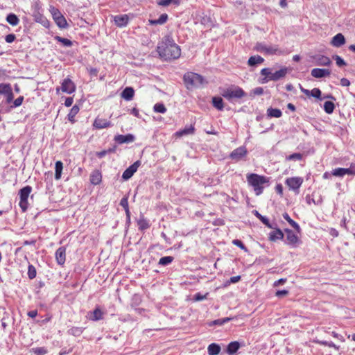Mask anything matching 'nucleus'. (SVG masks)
Returning <instances> with one entry per match:
<instances>
[{
    "mask_svg": "<svg viewBox=\"0 0 355 355\" xmlns=\"http://www.w3.org/2000/svg\"><path fill=\"white\" fill-rule=\"evenodd\" d=\"M246 179L248 184L252 187L254 193L260 196L263 193L265 187L269 186L270 177L251 173L246 175Z\"/></svg>",
    "mask_w": 355,
    "mask_h": 355,
    "instance_id": "f257e3e1",
    "label": "nucleus"
},
{
    "mask_svg": "<svg viewBox=\"0 0 355 355\" xmlns=\"http://www.w3.org/2000/svg\"><path fill=\"white\" fill-rule=\"evenodd\" d=\"M159 55L164 60L178 59L181 55L180 46L173 42H164L157 46Z\"/></svg>",
    "mask_w": 355,
    "mask_h": 355,
    "instance_id": "f03ea898",
    "label": "nucleus"
},
{
    "mask_svg": "<svg viewBox=\"0 0 355 355\" xmlns=\"http://www.w3.org/2000/svg\"><path fill=\"white\" fill-rule=\"evenodd\" d=\"M184 81L188 89L191 87H198L204 85V78L196 73L188 72L184 76Z\"/></svg>",
    "mask_w": 355,
    "mask_h": 355,
    "instance_id": "7ed1b4c3",
    "label": "nucleus"
},
{
    "mask_svg": "<svg viewBox=\"0 0 355 355\" xmlns=\"http://www.w3.org/2000/svg\"><path fill=\"white\" fill-rule=\"evenodd\" d=\"M221 95L227 100L241 98L246 96L244 90L239 86L232 85L223 90Z\"/></svg>",
    "mask_w": 355,
    "mask_h": 355,
    "instance_id": "20e7f679",
    "label": "nucleus"
},
{
    "mask_svg": "<svg viewBox=\"0 0 355 355\" xmlns=\"http://www.w3.org/2000/svg\"><path fill=\"white\" fill-rule=\"evenodd\" d=\"M32 191V187L29 185H27L22 189H21L19 191V206L20 207L22 212L26 211L28 207V198L30 193Z\"/></svg>",
    "mask_w": 355,
    "mask_h": 355,
    "instance_id": "39448f33",
    "label": "nucleus"
},
{
    "mask_svg": "<svg viewBox=\"0 0 355 355\" xmlns=\"http://www.w3.org/2000/svg\"><path fill=\"white\" fill-rule=\"evenodd\" d=\"M303 182L304 180L301 177H291L286 180L285 184L290 190L293 191L295 193H298Z\"/></svg>",
    "mask_w": 355,
    "mask_h": 355,
    "instance_id": "423d86ee",
    "label": "nucleus"
},
{
    "mask_svg": "<svg viewBox=\"0 0 355 355\" xmlns=\"http://www.w3.org/2000/svg\"><path fill=\"white\" fill-rule=\"evenodd\" d=\"M76 87L75 83L72 81L70 78H67L63 80L61 83L60 89L62 92L71 94L76 91ZM60 88H56V92L59 93Z\"/></svg>",
    "mask_w": 355,
    "mask_h": 355,
    "instance_id": "0eeeda50",
    "label": "nucleus"
},
{
    "mask_svg": "<svg viewBox=\"0 0 355 355\" xmlns=\"http://www.w3.org/2000/svg\"><path fill=\"white\" fill-rule=\"evenodd\" d=\"M51 12L58 26H59L61 28H65L67 27V20L58 9L55 8H52L51 10Z\"/></svg>",
    "mask_w": 355,
    "mask_h": 355,
    "instance_id": "6e6552de",
    "label": "nucleus"
},
{
    "mask_svg": "<svg viewBox=\"0 0 355 355\" xmlns=\"http://www.w3.org/2000/svg\"><path fill=\"white\" fill-rule=\"evenodd\" d=\"M255 49L257 51L268 55H273L280 53L277 46H266L262 43H257L256 44Z\"/></svg>",
    "mask_w": 355,
    "mask_h": 355,
    "instance_id": "1a4fd4ad",
    "label": "nucleus"
},
{
    "mask_svg": "<svg viewBox=\"0 0 355 355\" xmlns=\"http://www.w3.org/2000/svg\"><path fill=\"white\" fill-rule=\"evenodd\" d=\"M284 232L286 234V241L288 244L291 245L293 248L297 247V245L301 243L299 236L290 229H285Z\"/></svg>",
    "mask_w": 355,
    "mask_h": 355,
    "instance_id": "9d476101",
    "label": "nucleus"
},
{
    "mask_svg": "<svg viewBox=\"0 0 355 355\" xmlns=\"http://www.w3.org/2000/svg\"><path fill=\"white\" fill-rule=\"evenodd\" d=\"M333 175L342 177L346 174L355 175V164H351L348 168H337L332 172Z\"/></svg>",
    "mask_w": 355,
    "mask_h": 355,
    "instance_id": "9b49d317",
    "label": "nucleus"
},
{
    "mask_svg": "<svg viewBox=\"0 0 355 355\" xmlns=\"http://www.w3.org/2000/svg\"><path fill=\"white\" fill-rule=\"evenodd\" d=\"M139 165H140L139 161H137L134 164L130 165L123 173V175H122L123 179H124L125 180L130 179L134 175V173L137 171Z\"/></svg>",
    "mask_w": 355,
    "mask_h": 355,
    "instance_id": "f8f14e48",
    "label": "nucleus"
},
{
    "mask_svg": "<svg viewBox=\"0 0 355 355\" xmlns=\"http://www.w3.org/2000/svg\"><path fill=\"white\" fill-rule=\"evenodd\" d=\"M114 24L117 27L122 28L127 26L129 22V17L128 15H120L112 16Z\"/></svg>",
    "mask_w": 355,
    "mask_h": 355,
    "instance_id": "ddd939ff",
    "label": "nucleus"
},
{
    "mask_svg": "<svg viewBox=\"0 0 355 355\" xmlns=\"http://www.w3.org/2000/svg\"><path fill=\"white\" fill-rule=\"evenodd\" d=\"M55 257L58 264L63 266L66 261V248L64 246L60 247L56 250Z\"/></svg>",
    "mask_w": 355,
    "mask_h": 355,
    "instance_id": "4468645a",
    "label": "nucleus"
},
{
    "mask_svg": "<svg viewBox=\"0 0 355 355\" xmlns=\"http://www.w3.org/2000/svg\"><path fill=\"white\" fill-rule=\"evenodd\" d=\"M112 125V123L103 118L96 117L93 123V126L96 129H103L111 127Z\"/></svg>",
    "mask_w": 355,
    "mask_h": 355,
    "instance_id": "2eb2a0df",
    "label": "nucleus"
},
{
    "mask_svg": "<svg viewBox=\"0 0 355 355\" xmlns=\"http://www.w3.org/2000/svg\"><path fill=\"white\" fill-rule=\"evenodd\" d=\"M288 72V69L286 67H282L279 70L272 73L268 79H271L272 81H277L282 78H284Z\"/></svg>",
    "mask_w": 355,
    "mask_h": 355,
    "instance_id": "dca6fc26",
    "label": "nucleus"
},
{
    "mask_svg": "<svg viewBox=\"0 0 355 355\" xmlns=\"http://www.w3.org/2000/svg\"><path fill=\"white\" fill-rule=\"evenodd\" d=\"M247 154L246 148L244 146L239 147L234 149L230 154V157L232 159L239 160Z\"/></svg>",
    "mask_w": 355,
    "mask_h": 355,
    "instance_id": "f3484780",
    "label": "nucleus"
},
{
    "mask_svg": "<svg viewBox=\"0 0 355 355\" xmlns=\"http://www.w3.org/2000/svg\"><path fill=\"white\" fill-rule=\"evenodd\" d=\"M195 130L196 129L194 125L191 124L189 127H186L182 130L175 132L173 136L175 137L176 138H180L184 135H193Z\"/></svg>",
    "mask_w": 355,
    "mask_h": 355,
    "instance_id": "a211bd4d",
    "label": "nucleus"
},
{
    "mask_svg": "<svg viewBox=\"0 0 355 355\" xmlns=\"http://www.w3.org/2000/svg\"><path fill=\"white\" fill-rule=\"evenodd\" d=\"M311 76L316 78H323L329 76L331 71L327 69L314 68L311 70Z\"/></svg>",
    "mask_w": 355,
    "mask_h": 355,
    "instance_id": "6ab92c4d",
    "label": "nucleus"
},
{
    "mask_svg": "<svg viewBox=\"0 0 355 355\" xmlns=\"http://www.w3.org/2000/svg\"><path fill=\"white\" fill-rule=\"evenodd\" d=\"M346 42L345 38L342 33H338L332 37L331 44L335 47H340Z\"/></svg>",
    "mask_w": 355,
    "mask_h": 355,
    "instance_id": "aec40b11",
    "label": "nucleus"
},
{
    "mask_svg": "<svg viewBox=\"0 0 355 355\" xmlns=\"http://www.w3.org/2000/svg\"><path fill=\"white\" fill-rule=\"evenodd\" d=\"M92 184L98 185L102 181V174L99 170H94L92 172L89 178Z\"/></svg>",
    "mask_w": 355,
    "mask_h": 355,
    "instance_id": "412c9836",
    "label": "nucleus"
},
{
    "mask_svg": "<svg viewBox=\"0 0 355 355\" xmlns=\"http://www.w3.org/2000/svg\"><path fill=\"white\" fill-rule=\"evenodd\" d=\"M135 137L131 134L126 135H118L114 137V141L119 144L130 143L134 141Z\"/></svg>",
    "mask_w": 355,
    "mask_h": 355,
    "instance_id": "4be33fe9",
    "label": "nucleus"
},
{
    "mask_svg": "<svg viewBox=\"0 0 355 355\" xmlns=\"http://www.w3.org/2000/svg\"><path fill=\"white\" fill-rule=\"evenodd\" d=\"M168 19V16L166 13L162 14L157 19H149L148 24L152 26L163 25Z\"/></svg>",
    "mask_w": 355,
    "mask_h": 355,
    "instance_id": "5701e85b",
    "label": "nucleus"
},
{
    "mask_svg": "<svg viewBox=\"0 0 355 355\" xmlns=\"http://www.w3.org/2000/svg\"><path fill=\"white\" fill-rule=\"evenodd\" d=\"M284 233L279 228H275V230L271 232L269 234V240L270 241H275L278 239L282 240L284 238Z\"/></svg>",
    "mask_w": 355,
    "mask_h": 355,
    "instance_id": "b1692460",
    "label": "nucleus"
},
{
    "mask_svg": "<svg viewBox=\"0 0 355 355\" xmlns=\"http://www.w3.org/2000/svg\"><path fill=\"white\" fill-rule=\"evenodd\" d=\"M134 95H135V90L131 87H125L121 93V97L126 101L132 100Z\"/></svg>",
    "mask_w": 355,
    "mask_h": 355,
    "instance_id": "393cba45",
    "label": "nucleus"
},
{
    "mask_svg": "<svg viewBox=\"0 0 355 355\" xmlns=\"http://www.w3.org/2000/svg\"><path fill=\"white\" fill-rule=\"evenodd\" d=\"M79 111H80V107L77 105H74L70 110V111L67 115V119L71 123H75V121H76L75 117L77 115V114L79 112Z\"/></svg>",
    "mask_w": 355,
    "mask_h": 355,
    "instance_id": "a878e982",
    "label": "nucleus"
},
{
    "mask_svg": "<svg viewBox=\"0 0 355 355\" xmlns=\"http://www.w3.org/2000/svg\"><path fill=\"white\" fill-rule=\"evenodd\" d=\"M137 226L138 229L140 231H144L147 229H148L150 226L149 220H147L144 216H141L138 220H137Z\"/></svg>",
    "mask_w": 355,
    "mask_h": 355,
    "instance_id": "bb28decb",
    "label": "nucleus"
},
{
    "mask_svg": "<svg viewBox=\"0 0 355 355\" xmlns=\"http://www.w3.org/2000/svg\"><path fill=\"white\" fill-rule=\"evenodd\" d=\"M240 348V344L237 341H233L228 344L227 347V352L228 354L232 355L236 353Z\"/></svg>",
    "mask_w": 355,
    "mask_h": 355,
    "instance_id": "cd10ccee",
    "label": "nucleus"
},
{
    "mask_svg": "<svg viewBox=\"0 0 355 355\" xmlns=\"http://www.w3.org/2000/svg\"><path fill=\"white\" fill-rule=\"evenodd\" d=\"M263 62L264 59L260 55H253L248 59V64L250 67H253L259 64H262Z\"/></svg>",
    "mask_w": 355,
    "mask_h": 355,
    "instance_id": "c85d7f7f",
    "label": "nucleus"
},
{
    "mask_svg": "<svg viewBox=\"0 0 355 355\" xmlns=\"http://www.w3.org/2000/svg\"><path fill=\"white\" fill-rule=\"evenodd\" d=\"M220 346L216 343H211L207 347L209 355H218L220 352Z\"/></svg>",
    "mask_w": 355,
    "mask_h": 355,
    "instance_id": "c756f323",
    "label": "nucleus"
},
{
    "mask_svg": "<svg viewBox=\"0 0 355 355\" xmlns=\"http://www.w3.org/2000/svg\"><path fill=\"white\" fill-rule=\"evenodd\" d=\"M316 64L320 66H329L331 64V61L327 56L320 55L316 59Z\"/></svg>",
    "mask_w": 355,
    "mask_h": 355,
    "instance_id": "7c9ffc66",
    "label": "nucleus"
},
{
    "mask_svg": "<svg viewBox=\"0 0 355 355\" xmlns=\"http://www.w3.org/2000/svg\"><path fill=\"white\" fill-rule=\"evenodd\" d=\"M63 169V164L61 161H57L55 164V180H60L62 175V171Z\"/></svg>",
    "mask_w": 355,
    "mask_h": 355,
    "instance_id": "2f4dec72",
    "label": "nucleus"
},
{
    "mask_svg": "<svg viewBox=\"0 0 355 355\" xmlns=\"http://www.w3.org/2000/svg\"><path fill=\"white\" fill-rule=\"evenodd\" d=\"M283 218L298 232H300V225L293 220L288 215V213L285 212L283 214Z\"/></svg>",
    "mask_w": 355,
    "mask_h": 355,
    "instance_id": "473e14b6",
    "label": "nucleus"
},
{
    "mask_svg": "<svg viewBox=\"0 0 355 355\" xmlns=\"http://www.w3.org/2000/svg\"><path fill=\"white\" fill-rule=\"evenodd\" d=\"M103 311L97 307L92 312V317L90 318V320L92 321H98L103 319Z\"/></svg>",
    "mask_w": 355,
    "mask_h": 355,
    "instance_id": "72a5a7b5",
    "label": "nucleus"
},
{
    "mask_svg": "<svg viewBox=\"0 0 355 355\" xmlns=\"http://www.w3.org/2000/svg\"><path fill=\"white\" fill-rule=\"evenodd\" d=\"M212 103L214 107L218 110H223L224 108L223 101L221 97L215 96L212 98Z\"/></svg>",
    "mask_w": 355,
    "mask_h": 355,
    "instance_id": "f704fd0d",
    "label": "nucleus"
},
{
    "mask_svg": "<svg viewBox=\"0 0 355 355\" xmlns=\"http://www.w3.org/2000/svg\"><path fill=\"white\" fill-rule=\"evenodd\" d=\"M120 205L123 207L125 211L126 216L128 219L130 218V211L128 207V197L124 196L120 201Z\"/></svg>",
    "mask_w": 355,
    "mask_h": 355,
    "instance_id": "c9c22d12",
    "label": "nucleus"
},
{
    "mask_svg": "<svg viewBox=\"0 0 355 355\" xmlns=\"http://www.w3.org/2000/svg\"><path fill=\"white\" fill-rule=\"evenodd\" d=\"M261 76H263L264 77L262 78L261 83H266L271 80V79H268L267 78L270 77L272 74L271 70L269 68H263L261 70L260 72Z\"/></svg>",
    "mask_w": 355,
    "mask_h": 355,
    "instance_id": "e433bc0d",
    "label": "nucleus"
},
{
    "mask_svg": "<svg viewBox=\"0 0 355 355\" xmlns=\"http://www.w3.org/2000/svg\"><path fill=\"white\" fill-rule=\"evenodd\" d=\"M267 114L270 117L279 118L282 115V111L278 108L270 107L267 110Z\"/></svg>",
    "mask_w": 355,
    "mask_h": 355,
    "instance_id": "4c0bfd02",
    "label": "nucleus"
},
{
    "mask_svg": "<svg viewBox=\"0 0 355 355\" xmlns=\"http://www.w3.org/2000/svg\"><path fill=\"white\" fill-rule=\"evenodd\" d=\"M83 331H84L83 327H72L67 331V333L69 335H71L73 336H79L83 334Z\"/></svg>",
    "mask_w": 355,
    "mask_h": 355,
    "instance_id": "58836bf2",
    "label": "nucleus"
},
{
    "mask_svg": "<svg viewBox=\"0 0 355 355\" xmlns=\"http://www.w3.org/2000/svg\"><path fill=\"white\" fill-rule=\"evenodd\" d=\"M254 215H255V216H257V218H259V220H261V222H262V223H263L266 227H268V228H270V229H272V228H273V227L272 226V225H271V224H270V223L269 222V220H268L266 217H265V216H262L261 214H260L259 213V211H254Z\"/></svg>",
    "mask_w": 355,
    "mask_h": 355,
    "instance_id": "ea45409f",
    "label": "nucleus"
},
{
    "mask_svg": "<svg viewBox=\"0 0 355 355\" xmlns=\"http://www.w3.org/2000/svg\"><path fill=\"white\" fill-rule=\"evenodd\" d=\"M6 21L12 26H17L19 22L17 16L12 13L8 15Z\"/></svg>",
    "mask_w": 355,
    "mask_h": 355,
    "instance_id": "a19ab883",
    "label": "nucleus"
},
{
    "mask_svg": "<svg viewBox=\"0 0 355 355\" xmlns=\"http://www.w3.org/2000/svg\"><path fill=\"white\" fill-rule=\"evenodd\" d=\"M335 109V105L332 101H325L324 103V110L327 114L333 113Z\"/></svg>",
    "mask_w": 355,
    "mask_h": 355,
    "instance_id": "79ce46f5",
    "label": "nucleus"
},
{
    "mask_svg": "<svg viewBox=\"0 0 355 355\" xmlns=\"http://www.w3.org/2000/svg\"><path fill=\"white\" fill-rule=\"evenodd\" d=\"M180 0H158L157 3L161 6H168L171 3H174L178 6L180 4Z\"/></svg>",
    "mask_w": 355,
    "mask_h": 355,
    "instance_id": "37998d69",
    "label": "nucleus"
},
{
    "mask_svg": "<svg viewBox=\"0 0 355 355\" xmlns=\"http://www.w3.org/2000/svg\"><path fill=\"white\" fill-rule=\"evenodd\" d=\"M313 342L317 344H320L321 345L327 346L329 347H333L337 350L339 349V347L335 345L333 342H327L316 339L313 340Z\"/></svg>",
    "mask_w": 355,
    "mask_h": 355,
    "instance_id": "c03bdc74",
    "label": "nucleus"
},
{
    "mask_svg": "<svg viewBox=\"0 0 355 355\" xmlns=\"http://www.w3.org/2000/svg\"><path fill=\"white\" fill-rule=\"evenodd\" d=\"M55 40L62 44L64 46H72V42L67 39V38H63L60 36H55Z\"/></svg>",
    "mask_w": 355,
    "mask_h": 355,
    "instance_id": "a18cd8bd",
    "label": "nucleus"
},
{
    "mask_svg": "<svg viewBox=\"0 0 355 355\" xmlns=\"http://www.w3.org/2000/svg\"><path fill=\"white\" fill-rule=\"evenodd\" d=\"M153 110L155 112L162 114L166 112V108L163 103H156L153 107Z\"/></svg>",
    "mask_w": 355,
    "mask_h": 355,
    "instance_id": "49530a36",
    "label": "nucleus"
},
{
    "mask_svg": "<svg viewBox=\"0 0 355 355\" xmlns=\"http://www.w3.org/2000/svg\"><path fill=\"white\" fill-rule=\"evenodd\" d=\"M173 261V257L171 256L163 257L159 261V264L166 266L171 263Z\"/></svg>",
    "mask_w": 355,
    "mask_h": 355,
    "instance_id": "de8ad7c7",
    "label": "nucleus"
},
{
    "mask_svg": "<svg viewBox=\"0 0 355 355\" xmlns=\"http://www.w3.org/2000/svg\"><path fill=\"white\" fill-rule=\"evenodd\" d=\"M36 269L33 265H29L28 268V276L29 279H33L36 277Z\"/></svg>",
    "mask_w": 355,
    "mask_h": 355,
    "instance_id": "09e8293b",
    "label": "nucleus"
},
{
    "mask_svg": "<svg viewBox=\"0 0 355 355\" xmlns=\"http://www.w3.org/2000/svg\"><path fill=\"white\" fill-rule=\"evenodd\" d=\"M32 351L37 355H45L47 353V349L44 347L33 348Z\"/></svg>",
    "mask_w": 355,
    "mask_h": 355,
    "instance_id": "8fccbe9b",
    "label": "nucleus"
},
{
    "mask_svg": "<svg viewBox=\"0 0 355 355\" xmlns=\"http://www.w3.org/2000/svg\"><path fill=\"white\" fill-rule=\"evenodd\" d=\"M232 318H220V319H218V320H215L212 322V323L214 324H216V325H223L225 323L232 320Z\"/></svg>",
    "mask_w": 355,
    "mask_h": 355,
    "instance_id": "3c124183",
    "label": "nucleus"
},
{
    "mask_svg": "<svg viewBox=\"0 0 355 355\" xmlns=\"http://www.w3.org/2000/svg\"><path fill=\"white\" fill-rule=\"evenodd\" d=\"M333 58L335 60L336 63L338 67H343L347 64L345 60L338 55L333 56Z\"/></svg>",
    "mask_w": 355,
    "mask_h": 355,
    "instance_id": "603ef678",
    "label": "nucleus"
},
{
    "mask_svg": "<svg viewBox=\"0 0 355 355\" xmlns=\"http://www.w3.org/2000/svg\"><path fill=\"white\" fill-rule=\"evenodd\" d=\"M10 84L0 83V94H5L10 88Z\"/></svg>",
    "mask_w": 355,
    "mask_h": 355,
    "instance_id": "864d4df0",
    "label": "nucleus"
},
{
    "mask_svg": "<svg viewBox=\"0 0 355 355\" xmlns=\"http://www.w3.org/2000/svg\"><path fill=\"white\" fill-rule=\"evenodd\" d=\"M311 96H313L314 98L320 99V96H321V91H320V89H318V88H313L311 91Z\"/></svg>",
    "mask_w": 355,
    "mask_h": 355,
    "instance_id": "5fc2aeb1",
    "label": "nucleus"
},
{
    "mask_svg": "<svg viewBox=\"0 0 355 355\" xmlns=\"http://www.w3.org/2000/svg\"><path fill=\"white\" fill-rule=\"evenodd\" d=\"M5 95L6 96V102L8 103H10L11 101H12L14 98V94L11 87L8 89V92L5 94Z\"/></svg>",
    "mask_w": 355,
    "mask_h": 355,
    "instance_id": "6e6d98bb",
    "label": "nucleus"
},
{
    "mask_svg": "<svg viewBox=\"0 0 355 355\" xmlns=\"http://www.w3.org/2000/svg\"><path fill=\"white\" fill-rule=\"evenodd\" d=\"M232 243L240 248L241 249L245 250V251H247V248L245 246V245L243 243V242L241 241V240H239V239H234L232 241Z\"/></svg>",
    "mask_w": 355,
    "mask_h": 355,
    "instance_id": "4d7b16f0",
    "label": "nucleus"
},
{
    "mask_svg": "<svg viewBox=\"0 0 355 355\" xmlns=\"http://www.w3.org/2000/svg\"><path fill=\"white\" fill-rule=\"evenodd\" d=\"M207 295L208 293L202 295L200 293H197L195 294L193 299L195 301H202L207 298Z\"/></svg>",
    "mask_w": 355,
    "mask_h": 355,
    "instance_id": "13d9d810",
    "label": "nucleus"
},
{
    "mask_svg": "<svg viewBox=\"0 0 355 355\" xmlns=\"http://www.w3.org/2000/svg\"><path fill=\"white\" fill-rule=\"evenodd\" d=\"M23 101H24V96H19L13 101L12 107H17L20 106L22 104Z\"/></svg>",
    "mask_w": 355,
    "mask_h": 355,
    "instance_id": "bf43d9fd",
    "label": "nucleus"
},
{
    "mask_svg": "<svg viewBox=\"0 0 355 355\" xmlns=\"http://www.w3.org/2000/svg\"><path fill=\"white\" fill-rule=\"evenodd\" d=\"M302 154L293 153L288 156V159H289V160H294V159L300 160V159H302Z\"/></svg>",
    "mask_w": 355,
    "mask_h": 355,
    "instance_id": "052dcab7",
    "label": "nucleus"
},
{
    "mask_svg": "<svg viewBox=\"0 0 355 355\" xmlns=\"http://www.w3.org/2000/svg\"><path fill=\"white\" fill-rule=\"evenodd\" d=\"M288 294V291L282 290V291H277L275 293V296H277L278 297H282L286 296Z\"/></svg>",
    "mask_w": 355,
    "mask_h": 355,
    "instance_id": "680f3d73",
    "label": "nucleus"
},
{
    "mask_svg": "<svg viewBox=\"0 0 355 355\" xmlns=\"http://www.w3.org/2000/svg\"><path fill=\"white\" fill-rule=\"evenodd\" d=\"M16 37L14 34H8L6 36L5 40L7 43H12L15 41Z\"/></svg>",
    "mask_w": 355,
    "mask_h": 355,
    "instance_id": "e2e57ef3",
    "label": "nucleus"
},
{
    "mask_svg": "<svg viewBox=\"0 0 355 355\" xmlns=\"http://www.w3.org/2000/svg\"><path fill=\"white\" fill-rule=\"evenodd\" d=\"M253 94L254 95H261L263 94V89L261 87H256L253 89Z\"/></svg>",
    "mask_w": 355,
    "mask_h": 355,
    "instance_id": "0e129e2a",
    "label": "nucleus"
},
{
    "mask_svg": "<svg viewBox=\"0 0 355 355\" xmlns=\"http://www.w3.org/2000/svg\"><path fill=\"white\" fill-rule=\"evenodd\" d=\"M73 103V97H67L66 99H65V102H64V105L66 107H70L72 105Z\"/></svg>",
    "mask_w": 355,
    "mask_h": 355,
    "instance_id": "69168bd1",
    "label": "nucleus"
},
{
    "mask_svg": "<svg viewBox=\"0 0 355 355\" xmlns=\"http://www.w3.org/2000/svg\"><path fill=\"white\" fill-rule=\"evenodd\" d=\"M340 85L343 87H347V86H349L350 85V81L347 79V78H343L341 80H340Z\"/></svg>",
    "mask_w": 355,
    "mask_h": 355,
    "instance_id": "338daca9",
    "label": "nucleus"
},
{
    "mask_svg": "<svg viewBox=\"0 0 355 355\" xmlns=\"http://www.w3.org/2000/svg\"><path fill=\"white\" fill-rule=\"evenodd\" d=\"M275 191L277 193L282 196L283 195V187L281 184H277L275 187Z\"/></svg>",
    "mask_w": 355,
    "mask_h": 355,
    "instance_id": "774afa93",
    "label": "nucleus"
}]
</instances>
